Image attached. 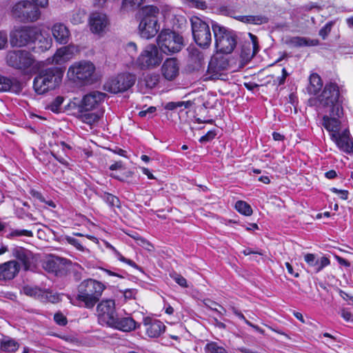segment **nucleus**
I'll return each instance as SVG.
<instances>
[{
	"label": "nucleus",
	"mask_w": 353,
	"mask_h": 353,
	"mask_svg": "<svg viewBox=\"0 0 353 353\" xmlns=\"http://www.w3.org/2000/svg\"><path fill=\"white\" fill-rule=\"evenodd\" d=\"M239 21L246 24L260 26L268 23L269 18L263 14L242 15L241 17H239Z\"/></svg>",
	"instance_id": "nucleus-31"
},
{
	"label": "nucleus",
	"mask_w": 353,
	"mask_h": 353,
	"mask_svg": "<svg viewBox=\"0 0 353 353\" xmlns=\"http://www.w3.org/2000/svg\"><path fill=\"white\" fill-rule=\"evenodd\" d=\"M305 262L314 269V271L317 273L323 268L327 266L330 261L328 258L322 256L320 259H316L314 254H307L305 255Z\"/></svg>",
	"instance_id": "nucleus-27"
},
{
	"label": "nucleus",
	"mask_w": 353,
	"mask_h": 353,
	"mask_svg": "<svg viewBox=\"0 0 353 353\" xmlns=\"http://www.w3.org/2000/svg\"><path fill=\"white\" fill-rule=\"evenodd\" d=\"M143 324L147 326L146 334L149 337L157 338L165 332V326L159 320L146 317L143 319Z\"/></svg>",
	"instance_id": "nucleus-23"
},
{
	"label": "nucleus",
	"mask_w": 353,
	"mask_h": 353,
	"mask_svg": "<svg viewBox=\"0 0 353 353\" xmlns=\"http://www.w3.org/2000/svg\"><path fill=\"white\" fill-rule=\"evenodd\" d=\"M10 37L12 46L22 47L34 42L39 37V30L35 27L21 26L14 28Z\"/></svg>",
	"instance_id": "nucleus-10"
},
{
	"label": "nucleus",
	"mask_w": 353,
	"mask_h": 353,
	"mask_svg": "<svg viewBox=\"0 0 353 353\" xmlns=\"http://www.w3.org/2000/svg\"><path fill=\"white\" fill-rule=\"evenodd\" d=\"M106 94L99 91H92L85 94L80 104L81 111H90L97 108L105 99Z\"/></svg>",
	"instance_id": "nucleus-17"
},
{
	"label": "nucleus",
	"mask_w": 353,
	"mask_h": 353,
	"mask_svg": "<svg viewBox=\"0 0 353 353\" xmlns=\"http://www.w3.org/2000/svg\"><path fill=\"white\" fill-rule=\"evenodd\" d=\"M85 14L83 12H78L72 15L71 21L74 24H79L83 21Z\"/></svg>",
	"instance_id": "nucleus-55"
},
{
	"label": "nucleus",
	"mask_w": 353,
	"mask_h": 353,
	"mask_svg": "<svg viewBox=\"0 0 353 353\" xmlns=\"http://www.w3.org/2000/svg\"><path fill=\"white\" fill-rule=\"evenodd\" d=\"M189 6L198 9L204 10L207 8V4L203 0H183Z\"/></svg>",
	"instance_id": "nucleus-46"
},
{
	"label": "nucleus",
	"mask_w": 353,
	"mask_h": 353,
	"mask_svg": "<svg viewBox=\"0 0 353 353\" xmlns=\"http://www.w3.org/2000/svg\"><path fill=\"white\" fill-rule=\"evenodd\" d=\"M230 309L236 316H238L240 319L243 320L245 323L246 321H249L245 319L244 315L240 311H239L235 307L231 306Z\"/></svg>",
	"instance_id": "nucleus-62"
},
{
	"label": "nucleus",
	"mask_w": 353,
	"mask_h": 353,
	"mask_svg": "<svg viewBox=\"0 0 353 353\" xmlns=\"http://www.w3.org/2000/svg\"><path fill=\"white\" fill-rule=\"evenodd\" d=\"M163 59V54L154 44L145 47L137 59V65L141 70H152L158 68Z\"/></svg>",
	"instance_id": "nucleus-6"
},
{
	"label": "nucleus",
	"mask_w": 353,
	"mask_h": 353,
	"mask_svg": "<svg viewBox=\"0 0 353 353\" xmlns=\"http://www.w3.org/2000/svg\"><path fill=\"white\" fill-rule=\"evenodd\" d=\"M323 126L330 132L331 139L343 152L353 151V140L350 137L348 129L343 125L339 119L323 117Z\"/></svg>",
	"instance_id": "nucleus-2"
},
{
	"label": "nucleus",
	"mask_w": 353,
	"mask_h": 353,
	"mask_svg": "<svg viewBox=\"0 0 353 353\" xmlns=\"http://www.w3.org/2000/svg\"><path fill=\"white\" fill-rule=\"evenodd\" d=\"M101 199L111 208H119L120 201L116 196L108 192H103L100 194Z\"/></svg>",
	"instance_id": "nucleus-36"
},
{
	"label": "nucleus",
	"mask_w": 353,
	"mask_h": 353,
	"mask_svg": "<svg viewBox=\"0 0 353 353\" xmlns=\"http://www.w3.org/2000/svg\"><path fill=\"white\" fill-rule=\"evenodd\" d=\"M107 25V17L105 14L95 12L92 14L90 19V30L92 32L99 33Z\"/></svg>",
	"instance_id": "nucleus-28"
},
{
	"label": "nucleus",
	"mask_w": 353,
	"mask_h": 353,
	"mask_svg": "<svg viewBox=\"0 0 353 353\" xmlns=\"http://www.w3.org/2000/svg\"><path fill=\"white\" fill-rule=\"evenodd\" d=\"M240 8L241 6L237 2L228 1L221 4L217 8V11L223 16L234 18L239 21V17H242L238 14Z\"/></svg>",
	"instance_id": "nucleus-26"
},
{
	"label": "nucleus",
	"mask_w": 353,
	"mask_h": 353,
	"mask_svg": "<svg viewBox=\"0 0 353 353\" xmlns=\"http://www.w3.org/2000/svg\"><path fill=\"white\" fill-rule=\"evenodd\" d=\"M94 65L88 61H80L72 65L68 71V76L74 81L92 83Z\"/></svg>",
	"instance_id": "nucleus-11"
},
{
	"label": "nucleus",
	"mask_w": 353,
	"mask_h": 353,
	"mask_svg": "<svg viewBox=\"0 0 353 353\" xmlns=\"http://www.w3.org/2000/svg\"><path fill=\"white\" fill-rule=\"evenodd\" d=\"M339 90L335 83L325 85L323 92L319 96V105L329 112V117L340 119L343 115V108L339 101Z\"/></svg>",
	"instance_id": "nucleus-3"
},
{
	"label": "nucleus",
	"mask_w": 353,
	"mask_h": 353,
	"mask_svg": "<svg viewBox=\"0 0 353 353\" xmlns=\"http://www.w3.org/2000/svg\"><path fill=\"white\" fill-rule=\"evenodd\" d=\"M141 19H152L158 21L159 8L155 6H143L141 10Z\"/></svg>",
	"instance_id": "nucleus-32"
},
{
	"label": "nucleus",
	"mask_w": 353,
	"mask_h": 353,
	"mask_svg": "<svg viewBox=\"0 0 353 353\" xmlns=\"http://www.w3.org/2000/svg\"><path fill=\"white\" fill-rule=\"evenodd\" d=\"M65 240L68 243L74 245L78 250H83V247L82 246V245L79 243V241L77 239H74V237L67 236H65Z\"/></svg>",
	"instance_id": "nucleus-56"
},
{
	"label": "nucleus",
	"mask_w": 353,
	"mask_h": 353,
	"mask_svg": "<svg viewBox=\"0 0 353 353\" xmlns=\"http://www.w3.org/2000/svg\"><path fill=\"white\" fill-rule=\"evenodd\" d=\"M6 59L9 66L23 72L31 69L36 61L34 57L25 50L9 51L6 54Z\"/></svg>",
	"instance_id": "nucleus-7"
},
{
	"label": "nucleus",
	"mask_w": 353,
	"mask_h": 353,
	"mask_svg": "<svg viewBox=\"0 0 353 353\" xmlns=\"http://www.w3.org/2000/svg\"><path fill=\"white\" fill-rule=\"evenodd\" d=\"M12 254L22 263L25 270H29L33 260V254L31 251L22 247H15L12 250Z\"/></svg>",
	"instance_id": "nucleus-25"
},
{
	"label": "nucleus",
	"mask_w": 353,
	"mask_h": 353,
	"mask_svg": "<svg viewBox=\"0 0 353 353\" xmlns=\"http://www.w3.org/2000/svg\"><path fill=\"white\" fill-rule=\"evenodd\" d=\"M105 289V285L96 279H85L78 285L76 301L79 306L92 309L99 301Z\"/></svg>",
	"instance_id": "nucleus-1"
},
{
	"label": "nucleus",
	"mask_w": 353,
	"mask_h": 353,
	"mask_svg": "<svg viewBox=\"0 0 353 353\" xmlns=\"http://www.w3.org/2000/svg\"><path fill=\"white\" fill-rule=\"evenodd\" d=\"M229 66L228 60L224 57H212L209 62L206 79H221L226 80L225 73Z\"/></svg>",
	"instance_id": "nucleus-15"
},
{
	"label": "nucleus",
	"mask_w": 353,
	"mask_h": 353,
	"mask_svg": "<svg viewBox=\"0 0 353 353\" xmlns=\"http://www.w3.org/2000/svg\"><path fill=\"white\" fill-rule=\"evenodd\" d=\"M12 14L21 21H35L40 17V11L36 4L28 1H22L16 3L12 8Z\"/></svg>",
	"instance_id": "nucleus-12"
},
{
	"label": "nucleus",
	"mask_w": 353,
	"mask_h": 353,
	"mask_svg": "<svg viewBox=\"0 0 353 353\" xmlns=\"http://www.w3.org/2000/svg\"><path fill=\"white\" fill-rule=\"evenodd\" d=\"M160 29V26L157 21L152 19H141L139 31L141 37L146 39L154 37Z\"/></svg>",
	"instance_id": "nucleus-21"
},
{
	"label": "nucleus",
	"mask_w": 353,
	"mask_h": 353,
	"mask_svg": "<svg viewBox=\"0 0 353 353\" xmlns=\"http://www.w3.org/2000/svg\"><path fill=\"white\" fill-rule=\"evenodd\" d=\"M21 89V85L16 79L0 76V92L10 91L17 92Z\"/></svg>",
	"instance_id": "nucleus-30"
},
{
	"label": "nucleus",
	"mask_w": 353,
	"mask_h": 353,
	"mask_svg": "<svg viewBox=\"0 0 353 353\" xmlns=\"http://www.w3.org/2000/svg\"><path fill=\"white\" fill-rule=\"evenodd\" d=\"M133 175V172L132 171H126L123 173L122 176H119L118 175H116L114 174H111L110 176L120 181H128V180L131 178Z\"/></svg>",
	"instance_id": "nucleus-53"
},
{
	"label": "nucleus",
	"mask_w": 353,
	"mask_h": 353,
	"mask_svg": "<svg viewBox=\"0 0 353 353\" xmlns=\"http://www.w3.org/2000/svg\"><path fill=\"white\" fill-rule=\"evenodd\" d=\"M116 257L121 261L128 263L129 265L136 268L139 269V266L132 260L125 258L121 254V253L115 250L114 253Z\"/></svg>",
	"instance_id": "nucleus-48"
},
{
	"label": "nucleus",
	"mask_w": 353,
	"mask_h": 353,
	"mask_svg": "<svg viewBox=\"0 0 353 353\" xmlns=\"http://www.w3.org/2000/svg\"><path fill=\"white\" fill-rule=\"evenodd\" d=\"M179 69V61L174 57L166 59L161 68L163 77L168 81H172L178 77Z\"/></svg>",
	"instance_id": "nucleus-18"
},
{
	"label": "nucleus",
	"mask_w": 353,
	"mask_h": 353,
	"mask_svg": "<svg viewBox=\"0 0 353 353\" xmlns=\"http://www.w3.org/2000/svg\"><path fill=\"white\" fill-rule=\"evenodd\" d=\"M212 28L217 51L223 54L231 53L237 43L235 33L216 23H212Z\"/></svg>",
	"instance_id": "nucleus-5"
},
{
	"label": "nucleus",
	"mask_w": 353,
	"mask_h": 353,
	"mask_svg": "<svg viewBox=\"0 0 353 353\" xmlns=\"http://www.w3.org/2000/svg\"><path fill=\"white\" fill-rule=\"evenodd\" d=\"M331 191L334 193L337 194L339 197L343 200L347 199L348 197V192L344 190H338L336 188H331Z\"/></svg>",
	"instance_id": "nucleus-58"
},
{
	"label": "nucleus",
	"mask_w": 353,
	"mask_h": 353,
	"mask_svg": "<svg viewBox=\"0 0 353 353\" xmlns=\"http://www.w3.org/2000/svg\"><path fill=\"white\" fill-rule=\"evenodd\" d=\"M205 353H230L223 345L215 341H210L204 347Z\"/></svg>",
	"instance_id": "nucleus-34"
},
{
	"label": "nucleus",
	"mask_w": 353,
	"mask_h": 353,
	"mask_svg": "<svg viewBox=\"0 0 353 353\" xmlns=\"http://www.w3.org/2000/svg\"><path fill=\"white\" fill-rule=\"evenodd\" d=\"M55 322L59 325H65L67 323V319L65 316L61 313L55 314L54 316Z\"/></svg>",
	"instance_id": "nucleus-57"
},
{
	"label": "nucleus",
	"mask_w": 353,
	"mask_h": 353,
	"mask_svg": "<svg viewBox=\"0 0 353 353\" xmlns=\"http://www.w3.org/2000/svg\"><path fill=\"white\" fill-rule=\"evenodd\" d=\"M335 24V21H330L327 22L320 30L319 34L323 39H325L328 34L330 33L332 27Z\"/></svg>",
	"instance_id": "nucleus-45"
},
{
	"label": "nucleus",
	"mask_w": 353,
	"mask_h": 353,
	"mask_svg": "<svg viewBox=\"0 0 353 353\" xmlns=\"http://www.w3.org/2000/svg\"><path fill=\"white\" fill-rule=\"evenodd\" d=\"M24 294L39 299L42 302L57 303L60 301V295L52 293L48 290L41 289L37 286H24L22 289Z\"/></svg>",
	"instance_id": "nucleus-16"
},
{
	"label": "nucleus",
	"mask_w": 353,
	"mask_h": 353,
	"mask_svg": "<svg viewBox=\"0 0 353 353\" xmlns=\"http://www.w3.org/2000/svg\"><path fill=\"white\" fill-rule=\"evenodd\" d=\"M192 105L190 101H178V102H169L165 105V108L168 110H174L178 108L184 107L185 108H189Z\"/></svg>",
	"instance_id": "nucleus-42"
},
{
	"label": "nucleus",
	"mask_w": 353,
	"mask_h": 353,
	"mask_svg": "<svg viewBox=\"0 0 353 353\" xmlns=\"http://www.w3.org/2000/svg\"><path fill=\"white\" fill-rule=\"evenodd\" d=\"M235 209L242 214L250 216L252 214L251 206L245 201H238L235 203Z\"/></svg>",
	"instance_id": "nucleus-38"
},
{
	"label": "nucleus",
	"mask_w": 353,
	"mask_h": 353,
	"mask_svg": "<svg viewBox=\"0 0 353 353\" xmlns=\"http://www.w3.org/2000/svg\"><path fill=\"white\" fill-rule=\"evenodd\" d=\"M62 261L60 258L50 259L46 262V269L49 272L57 273L60 270L59 266Z\"/></svg>",
	"instance_id": "nucleus-39"
},
{
	"label": "nucleus",
	"mask_w": 353,
	"mask_h": 353,
	"mask_svg": "<svg viewBox=\"0 0 353 353\" xmlns=\"http://www.w3.org/2000/svg\"><path fill=\"white\" fill-rule=\"evenodd\" d=\"M51 32L56 42L59 44H66L70 39V32L63 23H54L51 28Z\"/></svg>",
	"instance_id": "nucleus-22"
},
{
	"label": "nucleus",
	"mask_w": 353,
	"mask_h": 353,
	"mask_svg": "<svg viewBox=\"0 0 353 353\" xmlns=\"http://www.w3.org/2000/svg\"><path fill=\"white\" fill-rule=\"evenodd\" d=\"M97 314L99 324L109 327L117 316L114 300H101L97 306Z\"/></svg>",
	"instance_id": "nucleus-13"
},
{
	"label": "nucleus",
	"mask_w": 353,
	"mask_h": 353,
	"mask_svg": "<svg viewBox=\"0 0 353 353\" xmlns=\"http://www.w3.org/2000/svg\"><path fill=\"white\" fill-rule=\"evenodd\" d=\"M144 0H123L122 8L126 10H134L139 8Z\"/></svg>",
	"instance_id": "nucleus-40"
},
{
	"label": "nucleus",
	"mask_w": 353,
	"mask_h": 353,
	"mask_svg": "<svg viewBox=\"0 0 353 353\" xmlns=\"http://www.w3.org/2000/svg\"><path fill=\"white\" fill-rule=\"evenodd\" d=\"M286 43L291 47L301 48L305 46H316L319 44L318 39H311L306 37H293L286 41Z\"/></svg>",
	"instance_id": "nucleus-29"
},
{
	"label": "nucleus",
	"mask_w": 353,
	"mask_h": 353,
	"mask_svg": "<svg viewBox=\"0 0 353 353\" xmlns=\"http://www.w3.org/2000/svg\"><path fill=\"white\" fill-rule=\"evenodd\" d=\"M309 85L307 89L310 94H316L321 89L323 86L322 80L319 74L313 73L309 79Z\"/></svg>",
	"instance_id": "nucleus-33"
},
{
	"label": "nucleus",
	"mask_w": 353,
	"mask_h": 353,
	"mask_svg": "<svg viewBox=\"0 0 353 353\" xmlns=\"http://www.w3.org/2000/svg\"><path fill=\"white\" fill-rule=\"evenodd\" d=\"M63 71L59 67L42 70L34 78L33 88L35 92L41 94L56 88L62 80Z\"/></svg>",
	"instance_id": "nucleus-4"
},
{
	"label": "nucleus",
	"mask_w": 353,
	"mask_h": 353,
	"mask_svg": "<svg viewBox=\"0 0 353 353\" xmlns=\"http://www.w3.org/2000/svg\"><path fill=\"white\" fill-rule=\"evenodd\" d=\"M34 4L45 8L48 5V0H32Z\"/></svg>",
	"instance_id": "nucleus-63"
},
{
	"label": "nucleus",
	"mask_w": 353,
	"mask_h": 353,
	"mask_svg": "<svg viewBox=\"0 0 353 353\" xmlns=\"http://www.w3.org/2000/svg\"><path fill=\"white\" fill-rule=\"evenodd\" d=\"M248 35L252 41V57H253L259 50L258 40H257V37L255 35H254L253 34L250 32V33H248Z\"/></svg>",
	"instance_id": "nucleus-54"
},
{
	"label": "nucleus",
	"mask_w": 353,
	"mask_h": 353,
	"mask_svg": "<svg viewBox=\"0 0 353 353\" xmlns=\"http://www.w3.org/2000/svg\"><path fill=\"white\" fill-rule=\"evenodd\" d=\"M136 81V77L130 73H123L109 80L105 89L112 93L123 92L130 88Z\"/></svg>",
	"instance_id": "nucleus-14"
},
{
	"label": "nucleus",
	"mask_w": 353,
	"mask_h": 353,
	"mask_svg": "<svg viewBox=\"0 0 353 353\" xmlns=\"http://www.w3.org/2000/svg\"><path fill=\"white\" fill-rule=\"evenodd\" d=\"M285 266H286V268L288 270V272L289 274H292V275H294L295 277H299V273H294V270H293V268L292 266L288 263H285Z\"/></svg>",
	"instance_id": "nucleus-64"
},
{
	"label": "nucleus",
	"mask_w": 353,
	"mask_h": 353,
	"mask_svg": "<svg viewBox=\"0 0 353 353\" xmlns=\"http://www.w3.org/2000/svg\"><path fill=\"white\" fill-rule=\"evenodd\" d=\"M157 45L163 54L179 52L183 46V37L170 30H162L157 38Z\"/></svg>",
	"instance_id": "nucleus-8"
},
{
	"label": "nucleus",
	"mask_w": 353,
	"mask_h": 353,
	"mask_svg": "<svg viewBox=\"0 0 353 353\" xmlns=\"http://www.w3.org/2000/svg\"><path fill=\"white\" fill-rule=\"evenodd\" d=\"M100 118V116L95 113H88L83 115V121L89 124L97 121Z\"/></svg>",
	"instance_id": "nucleus-49"
},
{
	"label": "nucleus",
	"mask_w": 353,
	"mask_h": 353,
	"mask_svg": "<svg viewBox=\"0 0 353 353\" xmlns=\"http://www.w3.org/2000/svg\"><path fill=\"white\" fill-rule=\"evenodd\" d=\"M216 135V132L214 130H210L207 132L205 135L202 136L200 139L199 142L201 143H206L208 141H210L213 139H214L215 136Z\"/></svg>",
	"instance_id": "nucleus-51"
},
{
	"label": "nucleus",
	"mask_w": 353,
	"mask_h": 353,
	"mask_svg": "<svg viewBox=\"0 0 353 353\" xmlns=\"http://www.w3.org/2000/svg\"><path fill=\"white\" fill-rule=\"evenodd\" d=\"M171 277L180 286L183 287V288H185L188 286L186 279L181 275L174 273L173 274H171Z\"/></svg>",
	"instance_id": "nucleus-50"
},
{
	"label": "nucleus",
	"mask_w": 353,
	"mask_h": 353,
	"mask_svg": "<svg viewBox=\"0 0 353 353\" xmlns=\"http://www.w3.org/2000/svg\"><path fill=\"white\" fill-rule=\"evenodd\" d=\"M137 322L130 316L119 318L118 315L109 325V327L119 330L123 332H131L138 327Z\"/></svg>",
	"instance_id": "nucleus-24"
},
{
	"label": "nucleus",
	"mask_w": 353,
	"mask_h": 353,
	"mask_svg": "<svg viewBox=\"0 0 353 353\" xmlns=\"http://www.w3.org/2000/svg\"><path fill=\"white\" fill-rule=\"evenodd\" d=\"M10 235L12 236H32L33 234L32 231L28 230H13Z\"/></svg>",
	"instance_id": "nucleus-52"
},
{
	"label": "nucleus",
	"mask_w": 353,
	"mask_h": 353,
	"mask_svg": "<svg viewBox=\"0 0 353 353\" xmlns=\"http://www.w3.org/2000/svg\"><path fill=\"white\" fill-rule=\"evenodd\" d=\"M76 52H77V48L74 45L61 47L48 61L50 63L60 65L70 60Z\"/></svg>",
	"instance_id": "nucleus-19"
},
{
	"label": "nucleus",
	"mask_w": 353,
	"mask_h": 353,
	"mask_svg": "<svg viewBox=\"0 0 353 353\" xmlns=\"http://www.w3.org/2000/svg\"><path fill=\"white\" fill-rule=\"evenodd\" d=\"M341 316L347 321H353V315L345 309L341 310Z\"/></svg>",
	"instance_id": "nucleus-60"
},
{
	"label": "nucleus",
	"mask_w": 353,
	"mask_h": 353,
	"mask_svg": "<svg viewBox=\"0 0 353 353\" xmlns=\"http://www.w3.org/2000/svg\"><path fill=\"white\" fill-rule=\"evenodd\" d=\"M159 80V74H149L144 77L143 79L140 81V84L141 86L144 85L146 88L152 89L158 84Z\"/></svg>",
	"instance_id": "nucleus-35"
},
{
	"label": "nucleus",
	"mask_w": 353,
	"mask_h": 353,
	"mask_svg": "<svg viewBox=\"0 0 353 353\" xmlns=\"http://www.w3.org/2000/svg\"><path fill=\"white\" fill-rule=\"evenodd\" d=\"M19 344L11 339H3L1 343V350L6 352H15L19 348Z\"/></svg>",
	"instance_id": "nucleus-37"
},
{
	"label": "nucleus",
	"mask_w": 353,
	"mask_h": 353,
	"mask_svg": "<svg viewBox=\"0 0 353 353\" xmlns=\"http://www.w3.org/2000/svg\"><path fill=\"white\" fill-rule=\"evenodd\" d=\"M20 270V265L15 260H10L0 264V281L13 279Z\"/></svg>",
	"instance_id": "nucleus-20"
},
{
	"label": "nucleus",
	"mask_w": 353,
	"mask_h": 353,
	"mask_svg": "<svg viewBox=\"0 0 353 353\" xmlns=\"http://www.w3.org/2000/svg\"><path fill=\"white\" fill-rule=\"evenodd\" d=\"M64 101V98L61 96L57 97L51 103L48 105V109L53 112L58 113L60 110L61 105Z\"/></svg>",
	"instance_id": "nucleus-43"
},
{
	"label": "nucleus",
	"mask_w": 353,
	"mask_h": 353,
	"mask_svg": "<svg viewBox=\"0 0 353 353\" xmlns=\"http://www.w3.org/2000/svg\"><path fill=\"white\" fill-rule=\"evenodd\" d=\"M37 40H39L38 42V48L41 51H46L48 49H50L52 46V39L49 37H43L41 32H39V37H38V39Z\"/></svg>",
	"instance_id": "nucleus-41"
},
{
	"label": "nucleus",
	"mask_w": 353,
	"mask_h": 353,
	"mask_svg": "<svg viewBox=\"0 0 353 353\" xmlns=\"http://www.w3.org/2000/svg\"><path fill=\"white\" fill-rule=\"evenodd\" d=\"M243 253L245 255H246V256L247 255H250V254L255 255L254 259H256V260L257 255H259V256H262L263 255V253H261V252L254 251L251 248H245V250H243Z\"/></svg>",
	"instance_id": "nucleus-61"
},
{
	"label": "nucleus",
	"mask_w": 353,
	"mask_h": 353,
	"mask_svg": "<svg viewBox=\"0 0 353 353\" xmlns=\"http://www.w3.org/2000/svg\"><path fill=\"white\" fill-rule=\"evenodd\" d=\"M137 291L135 289H127L123 292L125 301L136 299Z\"/></svg>",
	"instance_id": "nucleus-47"
},
{
	"label": "nucleus",
	"mask_w": 353,
	"mask_h": 353,
	"mask_svg": "<svg viewBox=\"0 0 353 353\" xmlns=\"http://www.w3.org/2000/svg\"><path fill=\"white\" fill-rule=\"evenodd\" d=\"M205 305L212 310L216 312L220 315H224L226 313V310L216 302L211 300H208Z\"/></svg>",
	"instance_id": "nucleus-44"
},
{
	"label": "nucleus",
	"mask_w": 353,
	"mask_h": 353,
	"mask_svg": "<svg viewBox=\"0 0 353 353\" xmlns=\"http://www.w3.org/2000/svg\"><path fill=\"white\" fill-rule=\"evenodd\" d=\"M193 38L200 47L208 48L212 42L209 25L198 17L190 19Z\"/></svg>",
	"instance_id": "nucleus-9"
},
{
	"label": "nucleus",
	"mask_w": 353,
	"mask_h": 353,
	"mask_svg": "<svg viewBox=\"0 0 353 353\" xmlns=\"http://www.w3.org/2000/svg\"><path fill=\"white\" fill-rule=\"evenodd\" d=\"M8 42L7 34L4 32H0V50L3 49Z\"/></svg>",
	"instance_id": "nucleus-59"
}]
</instances>
